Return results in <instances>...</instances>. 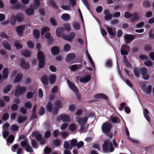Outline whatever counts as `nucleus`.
Instances as JSON below:
<instances>
[{
    "instance_id": "1",
    "label": "nucleus",
    "mask_w": 154,
    "mask_h": 154,
    "mask_svg": "<svg viewBox=\"0 0 154 154\" xmlns=\"http://www.w3.org/2000/svg\"><path fill=\"white\" fill-rule=\"evenodd\" d=\"M103 151L106 153L109 151L110 152H112L114 150V148L112 143L107 140H104V143L103 144Z\"/></svg>"
},
{
    "instance_id": "2",
    "label": "nucleus",
    "mask_w": 154,
    "mask_h": 154,
    "mask_svg": "<svg viewBox=\"0 0 154 154\" xmlns=\"http://www.w3.org/2000/svg\"><path fill=\"white\" fill-rule=\"evenodd\" d=\"M112 125L111 123L109 122L104 123L102 126V132L106 134H108L110 132L112 128Z\"/></svg>"
},
{
    "instance_id": "3",
    "label": "nucleus",
    "mask_w": 154,
    "mask_h": 154,
    "mask_svg": "<svg viewBox=\"0 0 154 154\" xmlns=\"http://www.w3.org/2000/svg\"><path fill=\"white\" fill-rule=\"evenodd\" d=\"M26 91L25 87L17 86L16 89L15 95L17 97H19L21 94H23Z\"/></svg>"
},
{
    "instance_id": "4",
    "label": "nucleus",
    "mask_w": 154,
    "mask_h": 154,
    "mask_svg": "<svg viewBox=\"0 0 154 154\" xmlns=\"http://www.w3.org/2000/svg\"><path fill=\"white\" fill-rule=\"evenodd\" d=\"M21 146L25 149L28 152H33V150L28 143L26 140H24L21 142L20 143Z\"/></svg>"
},
{
    "instance_id": "5",
    "label": "nucleus",
    "mask_w": 154,
    "mask_h": 154,
    "mask_svg": "<svg viewBox=\"0 0 154 154\" xmlns=\"http://www.w3.org/2000/svg\"><path fill=\"white\" fill-rule=\"evenodd\" d=\"M75 119L79 125H85V124L87 122L88 117L87 116H86L83 118H81L79 117H77L75 118Z\"/></svg>"
},
{
    "instance_id": "6",
    "label": "nucleus",
    "mask_w": 154,
    "mask_h": 154,
    "mask_svg": "<svg viewBox=\"0 0 154 154\" xmlns=\"http://www.w3.org/2000/svg\"><path fill=\"white\" fill-rule=\"evenodd\" d=\"M140 72L144 79L147 80L149 79V75L147 74V69L146 67H142L140 69Z\"/></svg>"
},
{
    "instance_id": "7",
    "label": "nucleus",
    "mask_w": 154,
    "mask_h": 154,
    "mask_svg": "<svg viewBox=\"0 0 154 154\" xmlns=\"http://www.w3.org/2000/svg\"><path fill=\"white\" fill-rule=\"evenodd\" d=\"M20 66L24 69H28L30 68L29 63L26 62L24 58H21L20 60Z\"/></svg>"
},
{
    "instance_id": "8",
    "label": "nucleus",
    "mask_w": 154,
    "mask_h": 154,
    "mask_svg": "<svg viewBox=\"0 0 154 154\" xmlns=\"http://www.w3.org/2000/svg\"><path fill=\"white\" fill-rule=\"evenodd\" d=\"M76 36L75 33L74 32H71L69 35H65L63 36V38L65 40L69 42H72Z\"/></svg>"
},
{
    "instance_id": "9",
    "label": "nucleus",
    "mask_w": 154,
    "mask_h": 154,
    "mask_svg": "<svg viewBox=\"0 0 154 154\" xmlns=\"http://www.w3.org/2000/svg\"><path fill=\"white\" fill-rule=\"evenodd\" d=\"M136 35H133L131 34H126L124 36L125 38V42L127 44H128L131 42L134 39Z\"/></svg>"
},
{
    "instance_id": "10",
    "label": "nucleus",
    "mask_w": 154,
    "mask_h": 154,
    "mask_svg": "<svg viewBox=\"0 0 154 154\" xmlns=\"http://www.w3.org/2000/svg\"><path fill=\"white\" fill-rule=\"evenodd\" d=\"M68 85L70 88L75 93L79 92V90L74 83L68 79L67 80Z\"/></svg>"
},
{
    "instance_id": "11",
    "label": "nucleus",
    "mask_w": 154,
    "mask_h": 154,
    "mask_svg": "<svg viewBox=\"0 0 154 154\" xmlns=\"http://www.w3.org/2000/svg\"><path fill=\"white\" fill-rule=\"evenodd\" d=\"M142 88L143 91L147 94H150L152 92V86L151 85H148L146 88V84L142 85Z\"/></svg>"
},
{
    "instance_id": "12",
    "label": "nucleus",
    "mask_w": 154,
    "mask_h": 154,
    "mask_svg": "<svg viewBox=\"0 0 154 154\" xmlns=\"http://www.w3.org/2000/svg\"><path fill=\"white\" fill-rule=\"evenodd\" d=\"M64 29L63 28L59 27L57 28L56 30V34L57 36L60 37L61 36L63 37L64 33Z\"/></svg>"
},
{
    "instance_id": "13",
    "label": "nucleus",
    "mask_w": 154,
    "mask_h": 154,
    "mask_svg": "<svg viewBox=\"0 0 154 154\" xmlns=\"http://www.w3.org/2000/svg\"><path fill=\"white\" fill-rule=\"evenodd\" d=\"M76 57L75 54L73 53H71L68 54L67 55L66 58V62L69 63L74 59Z\"/></svg>"
},
{
    "instance_id": "14",
    "label": "nucleus",
    "mask_w": 154,
    "mask_h": 154,
    "mask_svg": "<svg viewBox=\"0 0 154 154\" xmlns=\"http://www.w3.org/2000/svg\"><path fill=\"white\" fill-rule=\"evenodd\" d=\"M25 28L24 25H20L17 27L16 31L19 36H21L23 34V31Z\"/></svg>"
},
{
    "instance_id": "15",
    "label": "nucleus",
    "mask_w": 154,
    "mask_h": 154,
    "mask_svg": "<svg viewBox=\"0 0 154 154\" xmlns=\"http://www.w3.org/2000/svg\"><path fill=\"white\" fill-rule=\"evenodd\" d=\"M60 118L63 122H68L70 121V117L68 115L62 114L60 116Z\"/></svg>"
},
{
    "instance_id": "16",
    "label": "nucleus",
    "mask_w": 154,
    "mask_h": 154,
    "mask_svg": "<svg viewBox=\"0 0 154 154\" xmlns=\"http://www.w3.org/2000/svg\"><path fill=\"white\" fill-rule=\"evenodd\" d=\"M41 81L42 83L45 85H47L49 84V80L48 76L44 75L41 78Z\"/></svg>"
},
{
    "instance_id": "17",
    "label": "nucleus",
    "mask_w": 154,
    "mask_h": 154,
    "mask_svg": "<svg viewBox=\"0 0 154 154\" xmlns=\"http://www.w3.org/2000/svg\"><path fill=\"white\" fill-rule=\"evenodd\" d=\"M51 51L54 55H57L60 52V49L59 47L54 46L51 48Z\"/></svg>"
},
{
    "instance_id": "18",
    "label": "nucleus",
    "mask_w": 154,
    "mask_h": 154,
    "mask_svg": "<svg viewBox=\"0 0 154 154\" xmlns=\"http://www.w3.org/2000/svg\"><path fill=\"white\" fill-rule=\"evenodd\" d=\"M32 137H35L36 139L38 141H41L42 138V135L38 133L37 131H34L32 134Z\"/></svg>"
},
{
    "instance_id": "19",
    "label": "nucleus",
    "mask_w": 154,
    "mask_h": 154,
    "mask_svg": "<svg viewBox=\"0 0 154 154\" xmlns=\"http://www.w3.org/2000/svg\"><path fill=\"white\" fill-rule=\"evenodd\" d=\"M94 97L97 99L101 98L106 100L108 99V97L103 94H96L94 95Z\"/></svg>"
},
{
    "instance_id": "20",
    "label": "nucleus",
    "mask_w": 154,
    "mask_h": 154,
    "mask_svg": "<svg viewBox=\"0 0 154 154\" xmlns=\"http://www.w3.org/2000/svg\"><path fill=\"white\" fill-rule=\"evenodd\" d=\"M37 57L38 61L45 60V54L41 51H38L37 54Z\"/></svg>"
},
{
    "instance_id": "21",
    "label": "nucleus",
    "mask_w": 154,
    "mask_h": 154,
    "mask_svg": "<svg viewBox=\"0 0 154 154\" xmlns=\"http://www.w3.org/2000/svg\"><path fill=\"white\" fill-rule=\"evenodd\" d=\"M91 79L90 75H87L84 77H82L80 79V81L82 83L87 82L90 81Z\"/></svg>"
},
{
    "instance_id": "22",
    "label": "nucleus",
    "mask_w": 154,
    "mask_h": 154,
    "mask_svg": "<svg viewBox=\"0 0 154 154\" xmlns=\"http://www.w3.org/2000/svg\"><path fill=\"white\" fill-rule=\"evenodd\" d=\"M2 45L4 48L6 50H10L11 49L10 43L7 41H4L2 42Z\"/></svg>"
},
{
    "instance_id": "23",
    "label": "nucleus",
    "mask_w": 154,
    "mask_h": 154,
    "mask_svg": "<svg viewBox=\"0 0 154 154\" xmlns=\"http://www.w3.org/2000/svg\"><path fill=\"white\" fill-rule=\"evenodd\" d=\"M16 20L19 22H22L24 19V15L21 13H19L16 16Z\"/></svg>"
},
{
    "instance_id": "24",
    "label": "nucleus",
    "mask_w": 154,
    "mask_h": 154,
    "mask_svg": "<svg viewBox=\"0 0 154 154\" xmlns=\"http://www.w3.org/2000/svg\"><path fill=\"white\" fill-rule=\"evenodd\" d=\"M133 72L137 78H139L140 76V69L138 67H134L133 68Z\"/></svg>"
},
{
    "instance_id": "25",
    "label": "nucleus",
    "mask_w": 154,
    "mask_h": 154,
    "mask_svg": "<svg viewBox=\"0 0 154 154\" xmlns=\"http://www.w3.org/2000/svg\"><path fill=\"white\" fill-rule=\"evenodd\" d=\"M3 78L4 79L8 78L9 74V70L7 68H4L3 71Z\"/></svg>"
},
{
    "instance_id": "26",
    "label": "nucleus",
    "mask_w": 154,
    "mask_h": 154,
    "mask_svg": "<svg viewBox=\"0 0 154 154\" xmlns=\"http://www.w3.org/2000/svg\"><path fill=\"white\" fill-rule=\"evenodd\" d=\"M26 14L28 16H31L34 13V11L32 8H28L25 10Z\"/></svg>"
},
{
    "instance_id": "27",
    "label": "nucleus",
    "mask_w": 154,
    "mask_h": 154,
    "mask_svg": "<svg viewBox=\"0 0 154 154\" xmlns=\"http://www.w3.org/2000/svg\"><path fill=\"white\" fill-rule=\"evenodd\" d=\"M56 79V76L54 74H52L49 76V81L50 84H53L55 83Z\"/></svg>"
},
{
    "instance_id": "28",
    "label": "nucleus",
    "mask_w": 154,
    "mask_h": 154,
    "mask_svg": "<svg viewBox=\"0 0 154 154\" xmlns=\"http://www.w3.org/2000/svg\"><path fill=\"white\" fill-rule=\"evenodd\" d=\"M27 119V117L25 116H19L17 119V122L19 124H21L26 121Z\"/></svg>"
},
{
    "instance_id": "29",
    "label": "nucleus",
    "mask_w": 154,
    "mask_h": 154,
    "mask_svg": "<svg viewBox=\"0 0 154 154\" xmlns=\"http://www.w3.org/2000/svg\"><path fill=\"white\" fill-rule=\"evenodd\" d=\"M111 121L114 123H119L120 122V120L119 118L116 117L111 116L110 117Z\"/></svg>"
},
{
    "instance_id": "30",
    "label": "nucleus",
    "mask_w": 154,
    "mask_h": 154,
    "mask_svg": "<svg viewBox=\"0 0 154 154\" xmlns=\"http://www.w3.org/2000/svg\"><path fill=\"white\" fill-rule=\"evenodd\" d=\"M25 8V7L24 5H22L19 3L16 4L13 7L14 9H21L23 10Z\"/></svg>"
},
{
    "instance_id": "31",
    "label": "nucleus",
    "mask_w": 154,
    "mask_h": 154,
    "mask_svg": "<svg viewBox=\"0 0 154 154\" xmlns=\"http://www.w3.org/2000/svg\"><path fill=\"white\" fill-rule=\"evenodd\" d=\"M70 18V15L67 14H64L61 16L62 19L65 21H68Z\"/></svg>"
},
{
    "instance_id": "32",
    "label": "nucleus",
    "mask_w": 154,
    "mask_h": 154,
    "mask_svg": "<svg viewBox=\"0 0 154 154\" xmlns=\"http://www.w3.org/2000/svg\"><path fill=\"white\" fill-rule=\"evenodd\" d=\"M12 88V85H8L3 89V93L6 94L9 92Z\"/></svg>"
},
{
    "instance_id": "33",
    "label": "nucleus",
    "mask_w": 154,
    "mask_h": 154,
    "mask_svg": "<svg viewBox=\"0 0 154 154\" xmlns=\"http://www.w3.org/2000/svg\"><path fill=\"white\" fill-rule=\"evenodd\" d=\"M22 76V74L21 73H18L16 76L14 80V82L17 83L21 79Z\"/></svg>"
},
{
    "instance_id": "34",
    "label": "nucleus",
    "mask_w": 154,
    "mask_h": 154,
    "mask_svg": "<svg viewBox=\"0 0 154 154\" xmlns=\"http://www.w3.org/2000/svg\"><path fill=\"white\" fill-rule=\"evenodd\" d=\"M132 17L130 19L131 22L134 23L136 20H137L139 18L138 14L137 13H134L132 15Z\"/></svg>"
},
{
    "instance_id": "35",
    "label": "nucleus",
    "mask_w": 154,
    "mask_h": 154,
    "mask_svg": "<svg viewBox=\"0 0 154 154\" xmlns=\"http://www.w3.org/2000/svg\"><path fill=\"white\" fill-rule=\"evenodd\" d=\"M125 134H126L128 137V139L131 141L133 143H138L139 142L137 140H134L133 139L131 138L129 136L130 135L129 132L127 128L125 129Z\"/></svg>"
},
{
    "instance_id": "36",
    "label": "nucleus",
    "mask_w": 154,
    "mask_h": 154,
    "mask_svg": "<svg viewBox=\"0 0 154 154\" xmlns=\"http://www.w3.org/2000/svg\"><path fill=\"white\" fill-rule=\"evenodd\" d=\"M22 54L24 57H28L30 56L31 52V51L29 50H25L23 51Z\"/></svg>"
},
{
    "instance_id": "37",
    "label": "nucleus",
    "mask_w": 154,
    "mask_h": 154,
    "mask_svg": "<svg viewBox=\"0 0 154 154\" xmlns=\"http://www.w3.org/2000/svg\"><path fill=\"white\" fill-rule=\"evenodd\" d=\"M107 30L108 33L110 36L114 37L116 35L115 32L112 31V29L111 28L109 27H107Z\"/></svg>"
},
{
    "instance_id": "38",
    "label": "nucleus",
    "mask_w": 154,
    "mask_h": 154,
    "mask_svg": "<svg viewBox=\"0 0 154 154\" xmlns=\"http://www.w3.org/2000/svg\"><path fill=\"white\" fill-rule=\"evenodd\" d=\"M54 107L58 108H61L63 107L62 103L61 101L59 100H56L54 103Z\"/></svg>"
},
{
    "instance_id": "39",
    "label": "nucleus",
    "mask_w": 154,
    "mask_h": 154,
    "mask_svg": "<svg viewBox=\"0 0 154 154\" xmlns=\"http://www.w3.org/2000/svg\"><path fill=\"white\" fill-rule=\"evenodd\" d=\"M16 16L14 15L11 16L10 19V23L11 25H14L16 23Z\"/></svg>"
},
{
    "instance_id": "40",
    "label": "nucleus",
    "mask_w": 154,
    "mask_h": 154,
    "mask_svg": "<svg viewBox=\"0 0 154 154\" xmlns=\"http://www.w3.org/2000/svg\"><path fill=\"white\" fill-rule=\"evenodd\" d=\"M149 112L146 109H145L143 111V114L145 118L149 122L150 121V118L148 115Z\"/></svg>"
},
{
    "instance_id": "41",
    "label": "nucleus",
    "mask_w": 154,
    "mask_h": 154,
    "mask_svg": "<svg viewBox=\"0 0 154 154\" xmlns=\"http://www.w3.org/2000/svg\"><path fill=\"white\" fill-rule=\"evenodd\" d=\"M34 37L36 39L39 38L40 36V31L37 29H35L33 31Z\"/></svg>"
},
{
    "instance_id": "42",
    "label": "nucleus",
    "mask_w": 154,
    "mask_h": 154,
    "mask_svg": "<svg viewBox=\"0 0 154 154\" xmlns=\"http://www.w3.org/2000/svg\"><path fill=\"white\" fill-rule=\"evenodd\" d=\"M49 3L50 5L53 8L56 9H58V6L54 0H50Z\"/></svg>"
},
{
    "instance_id": "43",
    "label": "nucleus",
    "mask_w": 154,
    "mask_h": 154,
    "mask_svg": "<svg viewBox=\"0 0 154 154\" xmlns=\"http://www.w3.org/2000/svg\"><path fill=\"white\" fill-rule=\"evenodd\" d=\"M143 6L145 8H148L151 7V3L148 0H145L143 1Z\"/></svg>"
},
{
    "instance_id": "44",
    "label": "nucleus",
    "mask_w": 154,
    "mask_h": 154,
    "mask_svg": "<svg viewBox=\"0 0 154 154\" xmlns=\"http://www.w3.org/2000/svg\"><path fill=\"white\" fill-rule=\"evenodd\" d=\"M31 145L32 147L35 149H37L38 147V144L36 141L34 139L32 140L31 141Z\"/></svg>"
},
{
    "instance_id": "45",
    "label": "nucleus",
    "mask_w": 154,
    "mask_h": 154,
    "mask_svg": "<svg viewBox=\"0 0 154 154\" xmlns=\"http://www.w3.org/2000/svg\"><path fill=\"white\" fill-rule=\"evenodd\" d=\"M14 137L13 135L11 134L9 136L7 142L10 143H12L14 141Z\"/></svg>"
},
{
    "instance_id": "46",
    "label": "nucleus",
    "mask_w": 154,
    "mask_h": 154,
    "mask_svg": "<svg viewBox=\"0 0 154 154\" xmlns=\"http://www.w3.org/2000/svg\"><path fill=\"white\" fill-rule=\"evenodd\" d=\"M53 105L51 102H48L47 104V107L49 112H51L53 109Z\"/></svg>"
},
{
    "instance_id": "47",
    "label": "nucleus",
    "mask_w": 154,
    "mask_h": 154,
    "mask_svg": "<svg viewBox=\"0 0 154 154\" xmlns=\"http://www.w3.org/2000/svg\"><path fill=\"white\" fill-rule=\"evenodd\" d=\"M28 47L30 49H33L34 47V44L31 41H29L27 42Z\"/></svg>"
},
{
    "instance_id": "48",
    "label": "nucleus",
    "mask_w": 154,
    "mask_h": 154,
    "mask_svg": "<svg viewBox=\"0 0 154 154\" xmlns=\"http://www.w3.org/2000/svg\"><path fill=\"white\" fill-rule=\"evenodd\" d=\"M50 29L47 27H44L41 30V34L43 35L47 31H49Z\"/></svg>"
},
{
    "instance_id": "49",
    "label": "nucleus",
    "mask_w": 154,
    "mask_h": 154,
    "mask_svg": "<svg viewBox=\"0 0 154 154\" xmlns=\"http://www.w3.org/2000/svg\"><path fill=\"white\" fill-rule=\"evenodd\" d=\"M19 129V126L16 124H13L11 126V129L13 131H17Z\"/></svg>"
},
{
    "instance_id": "50",
    "label": "nucleus",
    "mask_w": 154,
    "mask_h": 154,
    "mask_svg": "<svg viewBox=\"0 0 154 154\" xmlns=\"http://www.w3.org/2000/svg\"><path fill=\"white\" fill-rule=\"evenodd\" d=\"M39 61V64L38 67L40 69L43 68L45 64V60L38 61Z\"/></svg>"
},
{
    "instance_id": "51",
    "label": "nucleus",
    "mask_w": 154,
    "mask_h": 154,
    "mask_svg": "<svg viewBox=\"0 0 154 154\" xmlns=\"http://www.w3.org/2000/svg\"><path fill=\"white\" fill-rule=\"evenodd\" d=\"M50 22L51 24L54 26H57V25L56 21L54 18H51Z\"/></svg>"
},
{
    "instance_id": "52",
    "label": "nucleus",
    "mask_w": 154,
    "mask_h": 154,
    "mask_svg": "<svg viewBox=\"0 0 154 154\" xmlns=\"http://www.w3.org/2000/svg\"><path fill=\"white\" fill-rule=\"evenodd\" d=\"M144 49L146 51H150L152 50V47L149 45H145L144 46Z\"/></svg>"
},
{
    "instance_id": "53",
    "label": "nucleus",
    "mask_w": 154,
    "mask_h": 154,
    "mask_svg": "<svg viewBox=\"0 0 154 154\" xmlns=\"http://www.w3.org/2000/svg\"><path fill=\"white\" fill-rule=\"evenodd\" d=\"M26 96L27 99H31L33 97V94L32 91H29L26 93Z\"/></svg>"
},
{
    "instance_id": "54",
    "label": "nucleus",
    "mask_w": 154,
    "mask_h": 154,
    "mask_svg": "<svg viewBox=\"0 0 154 154\" xmlns=\"http://www.w3.org/2000/svg\"><path fill=\"white\" fill-rule=\"evenodd\" d=\"M71 46L68 44H66L64 47V51L65 52H68L71 49Z\"/></svg>"
},
{
    "instance_id": "55",
    "label": "nucleus",
    "mask_w": 154,
    "mask_h": 154,
    "mask_svg": "<svg viewBox=\"0 0 154 154\" xmlns=\"http://www.w3.org/2000/svg\"><path fill=\"white\" fill-rule=\"evenodd\" d=\"M73 26L75 30H79L80 28V26L79 23L75 22L73 24Z\"/></svg>"
},
{
    "instance_id": "56",
    "label": "nucleus",
    "mask_w": 154,
    "mask_h": 154,
    "mask_svg": "<svg viewBox=\"0 0 154 154\" xmlns=\"http://www.w3.org/2000/svg\"><path fill=\"white\" fill-rule=\"evenodd\" d=\"M113 17V14H109L104 16V19L106 20H109L112 19Z\"/></svg>"
},
{
    "instance_id": "57",
    "label": "nucleus",
    "mask_w": 154,
    "mask_h": 154,
    "mask_svg": "<svg viewBox=\"0 0 154 154\" xmlns=\"http://www.w3.org/2000/svg\"><path fill=\"white\" fill-rule=\"evenodd\" d=\"M79 66L76 64L71 65L70 67H69L71 70L72 71H74L78 69Z\"/></svg>"
},
{
    "instance_id": "58",
    "label": "nucleus",
    "mask_w": 154,
    "mask_h": 154,
    "mask_svg": "<svg viewBox=\"0 0 154 154\" xmlns=\"http://www.w3.org/2000/svg\"><path fill=\"white\" fill-rule=\"evenodd\" d=\"M132 16V14L128 11L125 12L124 15V17L126 19H129L131 18Z\"/></svg>"
},
{
    "instance_id": "59",
    "label": "nucleus",
    "mask_w": 154,
    "mask_h": 154,
    "mask_svg": "<svg viewBox=\"0 0 154 154\" xmlns=\"http://www.w3.org/2000/svg\"><path fill=\"white\" fill-rule=\"evenodd\" d=\"M76 128V126L74 124H72L69 126V129L71 131H74Z\"/></svg>"
},
{
    "instance_id": "60",
    "label": "nucleus",
    "mask_w": 154,
    "mask_h": 154,
    "mask_svg": "<svg viewBox=\"0 0 154 154\" xmlns=\"http://www.w3.org/2000/svg\"><path fill=\"white\" fill-rule=\"evenodd\" d=\"M144 64L148 67L152 66L153 64L152 62L149 60H147L144 62Z\"/></svg>"
},
{
    "instance_id": "61",
    "label": "nucleus",
    "mask_w": 154,
    "mask_h": 154,
    "mask_svg": "<svg viewBox=\"0 0 154 154\" xmlns=\"http://www.w3.org/2000/svg\"><path fill=\"white\" fill-rule=\"evenodd\" d=\"M9 115L8 113L6 112L3 115L2 119L5 121H6L8 120L9 118Z\"/></svg>"
},
{
    "instance_id": "62",
    "label": "nucleus",
    "mask_w": 154,
    "mask_h": 154,
    "mask_svg": "<svg viewBox=\"0 0 154 154\" xmlns=\"http://www.w3.org/2000/svg\"><path fill=\"white\" fill-rule=\"evenodd\" d=\"M106 65L108 67H111L112 65V61L110 59L108 60H107Z\"/></svg>"
},
{
    "instance_id": "63",
    "label": "nucleus",
    "mask_w": 154,
    "mask_h": 154,
    "mask_svg": "<svg viewBox=\"0 0 154 154\" xmlns=\"http://www.w3.org/2000/svg\"><path fill=\"white\" fill-rule=\"evenodd\" d=\"M45 113V109L43 106H41L40 109L38 112L39 115L42 116Z\"/></svg>"
},
{
    "instance_id": "64",
    "label": "nucleus",
    "mask_w": 154,
    "mask_h": 154,
    "mask_svg": "<svg viewBox=\"0 0 154 154\" xmlns=\"http://www.w3.org/2000/svg\"><path fill=\"white\" fill-rule=\"evenodd\" d=\"M24 106L26 109H29L32 107V104L31 102H26L25 103Z\"/></svg>"
}]
</instances>
